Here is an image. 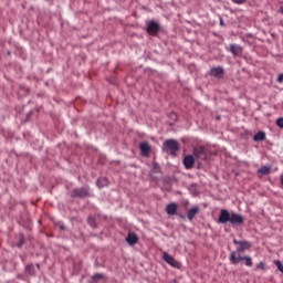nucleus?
I'll return each instance as SVG.
<instances>
[{"mask_svg":"<svg viewBox=\"0 0 283 283\" xmlns=\"http://www.w3.org/2000/svg\"><path fill=\"white\" fill-rule=\"evenodd\" d=\"M92 279L94 282H98V280H103V274H95Z\"/></svg>","mask_w":283,"mask_h":283,"instance_id":"nucleus-24","label":"nucleus"},{"mask_svg":"<svg viewBox=\"0 0 283 283\" xmlns=\"http://www.w3.org/2000/svg\"><path fill=\"white\" fill-rule=\"evenodd\" d=\"M274 264L276 265V268L279 269V271H281V273H283V264H282V261H274Z\"/></svg>","mask_w":283,"mask_h":283,"instance_id":"nucleus-21","label":"nucleus"},{"mask_svg":"<svg viewBox=\"0 0 283 283\" xmlns=\"http://www.w3.org/2000/svg\"><path fill=\"white\" fill-rule=\"evenodd\" d=\"M245 261V266H253V259L251 256H243Z\"/></svg>","mask_w":283,"mask_h":283,"instance_id":"nucleus-20","label":"nucleus"},{"mask_svg":"<svg viewBox=\"0 0 283 283\" xmlns=\"http://www.w3.org/2000/svg\"><path fill=\"white\" fill-rule=\"evenodd\" d=\"M87 193H88V190L86 188H78L73 191V196L75 198H85Z\"/></svg>","mask_w":283,"mask_h":283,"instance_id":"nucleus-12","label":"nucleus"},{"mask_svg":"<svg viewBox=\"0 0 283 283\" xmlns=\"http://www.w3.org/2000/svg\"><path fill=\"white\" fill-rule=\"evenodd\" d=\"M196 164V158L193 155H188L184 158V165L186 169H193V165Z\"/></svg>","mask_w":283,"mask_h":283,"instance_id":"nucleus-6","label":"nucleus"},{"mask_svg":"<svg viewBox=\"0 0 283 283\" xmlns=\"http://www.w3.org/2000/svg\"><path fill=\"white\" fill-rule=\"evenodd\" d=\"M195 160H205L206 156H205V148L203 147H199V148H195L193 150V155Z\"/></svg>","mask_w":283,"mask_h":283,"instance_id":"nucleus-10","label":"nucleus"},{"mask_svg":"<svg viewBox=\"0 0 283 283\" xmlns=\"http://www.w3.org/2000/svg\"><path fill=\"white\" fill-rule=\"evenodd\" d=\"M232 3H235L237 6H243V3H247V0H231Z\"/></svg>","mask_w":283,"mask_h":283,"instance_id":"nucleus-23","label":"nucleus"},{"mask_svg":"<svg viewBox=\"0 0 283 283\" xmlns=\"http://www.w3.org/2000/svg\"><path fill=\"white\" fill-rule=\"evenodd\" d=\"M30 269H32V265L27 266V270H28V271H30Z\"/></svg>","mask_w":283,"mask_h":283,"instance_id":"nucleus-31","label":"nucleus"},{"mask_svg":"<svg viewBox=\"0 0 283 283\" xmlns=\"http://www.w3.org/2000/svg\"><path fill=\"white\" fill-rule=\"evenodd\" d=\"M211 76H214L216 78H222L224 76V69L217 66L211 69L210 71Z\"/></svg>","mask_w":283,"mask_h":283,"instance_id":"nucleus-8","label":"nucleus"},{"mask_svg":"<svg viewBox=\"0 0 283 283\" xmlns=\"http://www.w3.org/2000/svg\"><path fill=\"white\" fill-rule=\"evenodd\" d=\"M256 269H259L260 271H264V270L266 269V263L260 262V263L256 265Z\"/></svg>","mask_w":283,"mask_h":283,"instance_id":"nucleus-22","label":"nucleus"},{"mask_svg":"<svg viewBox=\"0 0 283 283\" xmlns=\"http://www.w3.org/2000/svg\"><path fill=\"white\" fill-rule=\"evenodd\" d=\"M276 125H277V127H281V129H283V117H280V118L276 120Z\"/></svg>","mask_w":283,"mask_h":283,"instance_id":"nucleus-25","label":"nucleus"},{"mask_svg":"<svg viewBox=\"0 0 283 283\" xmlns=\"http://www.w3.org/2000/svg\"><path fill=\"white\" fill-rule=\"evenodd\" d=\"M163 259L165 260V262H167V264H169L170 266H174V269H178V266H180L178 261H176V259H174V256H171V254L167 252L163 253Z\"/></svg>","mask_w":283,"mask_h":283,"instance_id":"nucleus-2","label":"nucleus"},{"mask_svg":"<svg viewBox=\"0 0 283 283\" xmlns=\"http://www.w3.org/2000/svg\"><path fill=\"white\" fill-rule=\"evenodd\" d=\"M140 151H142V156H149V154H151V145H149V143L144 142L140 144Z\"/></svg>","mask_w":283,"mask_h":283,"instance_id":"nucleus-9","label":"nucleus"},{"mask_svg":"<svg viewBox=\"0 0 283 283\" xmlns=\"http://www.w3.org/2000/svg\"><path fill=\"white\" fill-rule=\"evenodd\" d=\"M164 149L171 156H176V154H178L180 150V144H178L176 139H168L164 143Z\"/></svg>","mask_w":283,"mask_h":283,"instance_id":"nucleus-1","label":"nucleus"},{"mask_svg":"<svg viewBox=\"0 0 283 283\" xmlns=\"http://www.w3.org/2000/svg\"><path fill=\"white\" fill-rule=\"evenodd\" d=\"M219 222L221 224H227V222H231V213H229V210H221L219 214Z\"/></svg>","mask_w":283,"mask_h":283,"instance_id":"nucleus-4","label":"nucleus"},{"mask_svg":"<svg viewBox=\"0 0 283 283\" xmlns=\"http://www.w3.org/2000/svg\"><path fill=\"white\" fill-rule=\"evenodd\" d=\"M258 174H262V176H269V174H271V167L263 166L258 170Z\"/></svg>","mask_w":283,"mask_h":283,"instance_id":"nucleus-19","label":"nucleus"},{"mask_svg":"<svg viewBox=\"0 0 283 283\" xmlns=\"http://www.w3.org/2000/svg\"><path fill=\"white\" fill-rule=\"evenodd\" d=\"M230 52L233 56H239V54H242V46L238 44H230Z\"/></svg>","mask_w":283,"mask_h":283,"instance_id":"nucleus-14","label":"nucleus"},{"mask_svg":"<svg viewBox=\"0 0 283 283\" xmlns=\"http://www.w3.org/2000/svg\"><path fill=\"white\" fill-rule=\"evenodd\" d=\"M200 213V208L199 207H193L188 211V220H193L196 216Z\"/></svg>","mask_w":283,"mask_h":283,"instance_id":"nucleus-15","label":"nucleus"},{"mask_svg":"<svg viewBox=\"0 0 283 283\" xmlns=\"http://www.w3.org/2000/svg\"><path fill=\"white\" fill-rule=\"evenodd\" d=\"M244 250H245V249L239 248L238 251H237V253H239V254H240V253H243Z\"/></svg>","mask_w":283,"mask_h":283,"instance_id":"nucleus-28","label":"nucleus"},{"mask_svg":"<svg viewBox=\"0 0 283 283\" xmlns=\"http://www.w3.org/2000/svg\"><path fill=\"white\" fill-rule=\"evenodd\" d=\"M107 185H109V181L107 180V178L102 177L97 179V187H99V189H102L103 187H107Z\"/></svg>","mask_w":283,"mask_h":283,"instance_id":"nucleus-18","label":"nucleus"},{"mask_svg":"<svg viewBox=\"0 0 283 283\" xmlns=\"http://www.w3.org/2000/svg\"><path fill=\"white\" fill-rule=\"evenodd\" d=\"M166 213L168 216H178V205L176 202L166 206Z\"/></svg>","mask_w":283,"mask_h":283,"instance_id":"nucleus-7","label":"nucleus"},{"mask_svg":"<svg viewBox=\"0 0 283 283\" xmlns=\"http://www.w3.org/2000/svg\"><path fill=\"white\" fill-rule=\"evenodd\" d=\"M277 83H283V74H280L277 77Z\"/></svg>","mask_w":283,"mask_h":283,"instance_id":"nucleus-26","label":"nucleus"},{"mask_svg":"<svg viewBox=\"0 0 283 283\" xmlns=\"http://www.w3.org/2000/svg\"><path fill=\"white\" fill-rule=\"evenodd\" d=\"M244 256H240L237 251L231 252L230 262L231 264H240V261L243 260Z\"/></svg>","mask_w":283,"mask_h":283,"instance_id":"nucleus-11","label":"nucleus"},{"mask_svg":"<svg viewBox=\"0 0 283 283\" xmlns=\"http://www.w3.org/2000/svg\"><path fill=\"white\" fill-rule=\"evenodd\" d=\"M234 244H239L240 248L242 249H251V243L249 241H238V240H233Z\"/></svg>","mask_w":283,"mask_h":283,"instance_id":"nucleus-17","label":"nucleus"},{"mask_svg":"<svg viewBox=\"0 0 283 283\" xmlns=\"http://www.w3.org/2000/svg\"><path fill=\"white\" fill-rule=\"evenodd\" d=\"M159 31H160V24H158L156 21H150L147 23L148 34H158Z\"/></svg>","mask_w":283,"mask_h":283,"instance_id":"nucleus-3","label":"nucleus"},{"mask_svg":"<svg viewBox=\"0 0 283 283\" xmlns=\"http://www.w3.org/2000/svg\"><path fill=\"white\" fill-rule=\"evenodd\" d=\"M280 12H282V14H283V7L280 8Z\"/></svg>","mask_w":283,"mask_h":283,"instance_id":"nucleus-32","label":"nucleus"},{"mask_svg":"<svg viewBox=\"0 0 283 283\" xmlns=\"http://www.w3.org/2000/svg\"><path fill=\"white\" fill-rule=\"evenodd\" d=\"M88 222H90L91 227H96V223H94V221L92 219H90Z\"/></svg>","mask_w":283,"mask_h":283,"instance_id":"nucleus-27","label":"nucleus"},{"mask_svg":"<svg viewBox=\"0 0 283 283\" xmlns=\"http://www.w3.org/2000/svg\"><path fill=\"white\" fill-rule=\"evenodd\" d=\"M220 25H224V20L220 19Z\"/></svg>","mask_w":283,"mask_h":283,"instance_id":"nucleus-30","label":"nucleus"},{"mask_svg":"<svg viewBox=\"0 0 283 283\" xmlns=\"http://www.w3.org/2000/svg\"><path fill=\"white\" fill-rule=\"evenodd\" d=\"M126 242H128V244H130V245L137 244L138 235H136V233H134V232H129L126 238Z\"/></svg>","mask_w":283,"mask_h":283,"instance_id":"nucleus-13","label":"nucleus"},{"mask_svg":"<svg viewBox=\"0 0 283 283\" xmlns=\"http://www.w3.org/2000/svg\"><path fill=\"white\" fill-rule=\"evenodd\" d=\"M59 227L62 231L65 230V226H63V223H60Z\"/></svg>","mask_w":283,"mask_h":283,"instance_id":"nucleus-29","label":"nucleus"},{"mask_svg":"<svg viewBox=\"0 0 283 283\" xmlns=\"http://www.w3.org/2000/svg\"><path fill=\"white\" fill-rule=\"evenodd\" d=\"M253 140H255V143L266 140V134L264 132H259L254 135Z\"/></svg>","mask_w":283,"mask_h":283,"instance_id":"nucleus-16","label":"nucleus"},{"mask_svg":"<svg viewBox=\"0 0 283 283\" xmlns=\"http://www.w3.org/2000/svg\"><path fill=\"white\" fill-rule=\"evenodd\" d=\"M230 223L231 224H243L244 217L242 214L231 213L230 214Z\"/></svg>","mask_w":283,"mask_h":283,"instance_id":"nucleus-5","label":"nucleus"}]
</instances>
